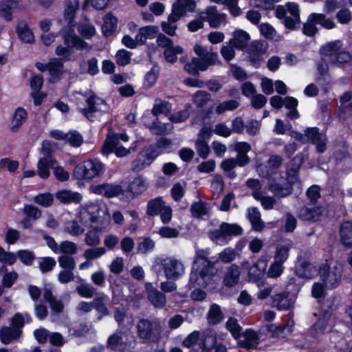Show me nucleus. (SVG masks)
Returning <instances> with one entry per match:
<instances>
[{
    "label": "nucleus",
    "instance_id": "nucleus-59",
    "mask_svg": "<svg viewBox=\"0 0 352 352\" xmlns=\"http://www.w3.org/2000/svg\"><path fill=\"white\" fill-rule=\"evenodd\" d=\"M252 196L255 199L261 201L265 210H271L274 208L276 201L273 197L263 196L262 193L258 190L254 191Z\"/></svg>",
    "mask_w": 352,
    "mask_h": 352
},
{
    "label": "nucleus",
    "instance_id": "nucleus-57",
    "mask_svg": "<svg viewBox=\"0 0 352 352\" xmlns=\"http://www.w3.org/2000/svg\"><path fill=\"white\" fill-rule=\"evenodd\" d=\"M223 318L220 307L217 304L211 305L208 314V322L210 324H217Z\"/></svg>",
    "mask_w": 352,
    "mask_h": 352
},
{
    "label": "nucleus",
    "instance_id": "nucleus-33",
    "mask_svg": "<svg viewBox=\"0 0 352 352\" xmlns=\"http://www.w3.org/2000/svg\"><path fill=\"white\" fill-rule=\"evenodd\" d=\"M250 40V35L242 30H235L233 33V38L230 40V45L236 49H244Z\"/></svg>",
    "mask_w": 352,
    "mask_h": 352
},
{
    "label": "nucleus",
    "instance_id": "nucleus-26",
    "mask_svg": "<svg viewBox=\"0 0 352 352\" xmlns=\"http://www.w3.org/2000/svg\"><path fill=\"white\" fill-rule=\"evenodd\" d=\"M272 298V305L280 311L287 310L294 304V300L289 298V293L287 292L276 294Z\"/></svg>",
    "mask_w": 352,
    "mask_h": 352
},
{
    "label": "nucleus",
    "instance_id": "nucleus-45",
    "mask_svg": "<svg viewBox=\"0 0 352 352\" xmlns=\"http://www.w3.org/2000/svg\"><path fill=\"white\" fill-rule=\"evenodd\" d=\"M28 113L25 109L19 107L16 109L11 122L10 129L17 131L27 120Z\"/></svg>",
    "mask_w": 352,
    "mask_h": 352
},
{
    "label": "nucleus",
    "instance_id": "nucleus-44",
    "mask_svg": "<svg viewBox=\"0 0 352 352\" xmlns=\"http://www.w3.org/2000/svg\"><path fill=\"white\" fill-rule=\"evenodd\" d=\"M80 221L70 220L65 223L63 230L72 236H79L85 232V228L80 224Z\"/></svg>",
    "mask_w": 352,
    "mask_h": 352
},
{
    "label": "nucleus",
    "instance_id": "nucleus-17",
    "mask_svg": "<svg viewBox=\"0 0 352 352\" xmlns=\"http://www.w3.org/2000/svg\"><path fill=\"white\" fill-rule=\"evenodd\" d=\"M267 267L266 257L261 256L258 261L249 267L248 276L250 281L257 282L264 275Z\"/></svg>",
    "mask_w": 352,
    "mask_h": 352
},
{
    "label": "nucleus",
    "instance_id": "nucleus-5",
    "mask_svg": "<svg viewBox=\"0 0 352 352\" xmlns=\"http://www.w3.org/2000/svg\"><path fill=\"white\" fill-rule=\"evenodd\" d=\"M152 270L159 274L164 272L168 280H177L185 273V267L182 261L173 256L157 257L152 265Z\"/></svg>",
    "mask_w": 352,
    "mask_h": 352
},
{
    "label": "nucleus",
    "instance_id": "nucleus-43",
    "mask_svg": "<svg viewBox=\"0 0 352 352\" xmlns=\"http://www.w3.org/2000/svg\"><path fill=\"white\" fill-rule=\"evenodd\" d=\"M21 333L19 328L3 327L0 330V339L3 344H8L18 338Z\"/></svg>",
    "mask_w": 352,
    "mask_h": 352
},
{
    "label": "nucleus",
    "instance_id": "nucleus-29",
    "mask_svg": "<svg viewBox=\"0 0 352 352\" xmlns=\"http://www.w3.org/2000/svg\"><path fill=\"white\" fill-rule=\"evenodd\" d=\"M56 198L63 204H79L82 199V196L77 192L61 190L56 193Z\"/></svg>",
    "mask_w": 352,
    "mask_h": 352
},
{
    "label": "nucleus",
    "instance_id": "nucleus-27",
    "mask_svg": "<svg viewBox=\"0 0 352 352\" xmlns=\"http://www.w3.org/2000/svg\"><path fill=\"white\" fill-rule=\"evenodd\" d=\"M145 288L149 301L155 307H163L165 305L166 296L164 294L154 288L150 283H146Z\"/></svg>",
    "mask_w": 352,
    "mask_h": 352
},
{
    "label": "nucleus",
    "instance_id": "nucleus-30",
    "mask_svg": "<svg viewBox=\"0 0 352 352\" xmlns=\"http://www.w3.org/2000/svg\"><path fill=\"white\" fill-rule=\"evenodd\" d=\"M43 298L48 302L52 314H58L63 311L64 305L62 300L54 296L50 289H45Z\"/></svg>",
    "mask_w": 352,
    "mask_h": 352
},
{
    "label": "nucleus",
    "instance_id": "nucleus-19",
    "mask_svg": "<svg viewBox=\"0 0 352 352\" xmlns=\"http://www.w3.org/2000/svg\"><path fill=\"white\" fill-rule=\"evenodd\" d=\"M331 341L329 352H338L340 351L349 350L352 352V346H349L348 343L343 339L342 336L338 331H331L329 335Z\"/></svg>",
    "mask_w": 352,
    "mask_h": 352
},
{
    "label": "nucleus",
    "instance_id": "nucleus-63",
    "mask_svg": "<svg viewBox=\"0 0 352 352\" xmlns=\"http://www.w3.org/2000/svg\"><path fill=\"white\" fill-rule=\"evenodd\" d=\"M31 321L32 318L28 314L17 313L13 316L11 324L13 328L21 329L25 322L29 323Z\"/></svg>",
    "mask_w": 352,
    "mask_h": 352
},
{
    "label": "nucleus",
    "instance_id": "nucleus-62",
    "mask_svg": "<svg viewBox=\"0 0 352 352\" xmlns=\"http://www.w3.org/2000/svg\"><path fill=\"white\" fill-rule=\"evenodd\" d=\"M211 100V95L205 91H198L192 96V101L198 107H204Z\"/></svg>",
    "mask_w": 352,
    "mask_h": 352
},
{
    "label": "nucleus",
    "instance_id": "nucleus-42",
    "mask_svg": "<svg viewBox=\"0 0 352 352\" xmlns=\"http://www.w3.org/2000/svg\"><path fill=\"white\" fill-rule=\"evenodd\" d=\"M63 63L58 59H53L47 64V70L49 71L50 77V81L55 82L60 78L62 74Z\"/></svg>",
    "mask_w": 352,
    "mask_h": 352
},
{
    "label": "nucleus",
    "instance_id": "nucleus-55",
    "mask_svg": "<svg viewBox=\"0 0 352 352\" xmlns=\"http://www.w3.org/2000/svg\"><path fill=\"white\" fill-rule=\"evenodd\" d=\"M165 207L164 201L161 198H155L148 202L147 214L151 216L157 215Z\"/></svg>",
    "mask_w": 352,
    "mask_h": 352
},
{
    "label": "nucleus",
    "instance_id": "nucleus-48",
    "mask_svg": "<svg viewBox=\"0 0 352 352\" xmlns=\"http://www.w3.org/2000/svg\"><path fill=\"white\" fill-rule=\"evenodd\" d=\"M104 24L102 27L105 36H110L117 28V19L111 13H107L104 16Z\"/></svg>",
    "mask_w": 352,
    "mask_h": 352
},
{
    "label": "nucleus",
    "instance_id": "nucleus-12",
    "mask_svg": "<svg viewBox=\"0 0 352 352\" xmlns=\"http://www.w3.org/2000/svg\"><path fill=\"white\" fill-rule=\"evenodd\" d=\"M135 341L131 337L130 339L126 335L117 331L109 337L107 346L111 350L119 352H129L134 348Z\"/></svg>",
    "mask_w": 352,
    "mask_h": 352
},
{
    "label": "nucleus",
    "instance_id": "nucleus-16",
    "mask_svg": "<svg viewBox=\"0 0 352 352\" xmlns=\"http://www.w3.org/2000/svg\"><path fill=\"white\" fill-rule=\"evenodd\" d=\"M290 135L296 140L305 143L311 142L313 144L318 142V141H322L324 140V134L320 133L318 129L316 127L307 128L305 131V133H300L296 131H292Z\"/></svg>",
    "mask_w": 352,
    "mask_h": 352
},
{
    "label": "nucleus",
    "instance_id": "nucleus-34",
    "mask_svg": "<svg viewBox=\"0 0 352 352\" xmlns=\"http://www.w3.org/2000/svg\"><path fill=\"white\" fill-rule=\"evenodd\" d=\"M322 209L320 207H303L299 211V218L304 221H318L322 215Z\"/></svg>",
    "mask_w": 352,
    "mask_h": 352
},
{
    "label": "nucleus",
    "instance_id": "nucleus-46",
    "mask_svg": "<svg viewBox=\"0 0 352 352\" xmlns=\"http://www.w3.org/2000/svg\"><path fill=\"white\" fill-rule=\"evenodd\" d=\"M108 301L109 296L105 294L102 293L92 301L93 308L102 316H107L109 314V309L106 306Z\"/></svg>",
    "mask_w": 352,
    "mask_h": 352
},
{
    "label": "nucleus",
    "instance_id": "nucleus-54",
    "mask_svg": "<svg viewBox=\"0 0 352 352\" xmlns=\"http://www.w3.org/2000/svg\"><path fill=\"white\" fill-rule=\"evenodd\" d=\"M248 216L254 230H261L263 228L264 224L261 220V214L256 208H249Z\"/></svg>",
    "mask_w": 352,
    "mask_h": 352
},
{
    "label": "nucleus",
    "instance_id": "nucleus-28",
    "mask_svg": "<svg viewBox=\"0 0 352 352\" xmlns=\"http://www.w3.org/2000/svg\"><path fill=\"white\" fill-rule=\"evenodd\" d=\"M241 274L239 266L232 264L229 266L223 278V283L228 287H233L236 285L239 281Z\"/></svg>",
    "mask_w": 352,
    "mask_h": 352
},
{
    "label": "nucleus",
    "instance_id": "nucleus-9",
    "mask_svg": "<svg viewBox=\"0 0 352 352\" xmlns=\"http://www.w3.org/2000/svg\"><path fill=\"white\" fill-rule=\"evenodd\" d=\"M105 170V165L97 159L88 160L78 164L74 169L73 176L76 179L90 180L99 177Z\"/></svg>",
    "mask_w": 352,
    "mask_h": 352
},
{
    "label": "nucleus",
    "instance_id": "nucleus-24",
    "mask_svg": "<svg viewBox=\"0 0 352 352\" xmlns=\"http://www.w3.org/2000/svg\"><path fill=\"white\" fill-rule=\"evenodd\" d=\"M195 53L199 57V59L203 61L206 67L214 65L218 60L217 53L210 52L207 47L196 44L194 47Z\"/></svg>",
    "mask_w": 352,
    "mask_h": 352
},
{
    "label": "nucleus",
    "instance_id": "nucleus-20",
    "mask_svg": "<svg viewBox=\"0 0 352 352\" xmlns=\"http://www.w3.org/2000/svg\"><path fill=\"white\" fill-rule=\"evenodd\" d=\"M342 43L340 40L329 42L320 48L321 56L326 58L329 60V63H332L337 55L342 50Z\"/></svg>",
    "mask_w": 352,
    "mask_h": 352
},
{
    "label": "nucleus",
    "instance_id": "nucleus-2",
    "mask_svg": "<svg viewBox=\"0 0 352 352\" xmlns=\"http://www.w3.org/2000/svg\"><path fill=\"white\" fill-rule=\"evenodd\" d=\"M208 252L204 250L196 251L192 271L190 276L189 284L192 287H206L211 283L215 274L214 263L208 259Z\"/></svg>",
    "mask_w": 352,
    "mask_h": 352
},
{
    "label": "nucleus",
    "instance_id": "nucleus-10",
    "mask_svg": "<svg viewBox=\"0 0 352 352\" xmlns=\"http://www.w3.org/2000/svg\"><path fill=\"white\" fill-rule=\"evenodd\" d=\"M200 333L198 331H194L190 333L183 341V345L186 347H194L198 346L199 349H209L216 342V336L213 331L210 330L204 333L203 337L199 339Z\"/></svg>",
    "mask_w": 352,
    "mask_h": 352
},
{
    "label": "nucleus",
    "instance_id": "nucleus-11",
    "mask_svg": "<svg viewBox=\"0 0 352 352\" xmlns=\"http://www.w3.org/2000/svg\"><path fill=\"white\" fill-rule=\"evenodd\" d=\"M316 321L308 331L307 337L318 339L330 329L331 314L329 311H320L314 314Z\"/></svg>",
    "mask_w": 352,
    "mask_h": 352
},
{
    "label": "nucleus",
    "instance_id": "nucleus-60",
    "mask_svg": "<svg viewBox=\"0 0 352 352\" xmlns=\"http://www.w3.org/2000/svg\"><path fill=\"white\" fill-rule=\"evenodd\" d=\"M159 74L157 67L153 66L144 76L143 85L146 89L152 87L156 82Z\"/></svg>",
    "mask_w": 352,
    "mask_h": 352
},
{
    "label": "nucleus",
    "instance_id": "nucleus-4",
    "mask_svg": "<svg viewBox=\"0 0 352 352\" xmlns=\"http://www.w3.org/2000/svg\"><path fill=\"white\" fill-rule=\"evenodd\" d=\"M76 98L78 110L89 120H92L94 114L97 112H107L109 109L106 102L98 97L92 91L85 94L78 93Z\"/></svg>",
    "mask_w": 352,
    "mask_h": 352
},
{
    "label": "nucleus",
    "instance_id": "nucleus-49",
    "mask_svg": "<svg viewBox=\"0 0 352 352\" xmlns=\"http://www.w3.org/2000/svg\"><path fill=\"white\" fill-rule=\"evenodd\" d=\"M311 19L315 21L316 25H320L325 29L332 30L336 27V23L331 18L327 17L324 14L311 13Z\"/></svg>",
    "mask_w": 352,
    "mask_h": 352
},
{
    "label": "nucleus",
    "instance_id": "nucleus-53",
    "mask_svg": "<svg viewBox=\"0 0 352 352\" xmlns=\"http://www.w3.org/2000/svg\"><path fill=\"white\" fill-rule=\"evenodd\" d=\"M208 234L210 239L217 245H223L229 241V239L223 230L221 225L219 228L210 231Z\"/></svg>",
    "mask_w": 352,
    "mask_h": 352
},
{
    "label": "nucleus",
    "instance_id": "nucleus-23",
    "mask_svg": "<svg viewBox=\"0 0 352 352\" xmlns=\"http://www.w3.org/2000/svg\"><path fill=\"white\" fill-rule=\"evenodd\" d=\"M293 246L291 239H283L276 246L274 261L284 263L289 256V252Z\"/></svg>",
    "mask_w": 352,
    "mask_h": 352
},
{
    "label": "nucleus",
    "instance_id": "nucleus-51",
    "mask_svg": "<svg viewBox=\"0 0 352 352\" xmlns=\"http://www.w3.org/2000/svg\"><path fill=\"white\" fill-rule=\"evenodd\" d=\"M185 70L190 74H197L199 71H205L208 69L206 65L197 58H193L190 62L184 66Z\"/></svg>",
    "mask_w": 352,
    "mask_h": 352
},
{
    "label": "nucleus",
    "instance_id": "nucleus-8",
    "mask_svg": "<svg viewBox=\"0 0 352 352\" xmlns=\"http://www.w3.org/2000/svg\"><path fill=\"white\" fill-rule=\"evenodd\" d=\"M136 328L138 336L143 342L157 343L162 338V327L159 321L140 319Z\"/></svg>",
    "mask_w": 352,
    "mask_h": 352
},
{
    "label": "nucleus",
    "instance_id": "nucleus-52",
    "mask_svg": "<svg viewBox=\"0 0 352 352\" xmlns=\"http://www.w3.org/2000/svg\"><path fill=\"white\" fill-rule=\"evenodd\" d=\"M13 12L11 0L0 1V18L6 21H11L13 19Z\"/></svg>",
    "mask_w": 352,
    "mask_h": 352
},
{
    "label": "nucleus",
    "instance_id": "nucleus-47",
    "mask_svg": "<svg viewBox=\"0 0 352 352\" xmlns=\"http://www.w3.org/2000/svg\"><path fill=\"white\" fill-rule=\"evenodd\" d=\"M266 51L265 45L260 41H255L251 46L250 59L254 63L260 62Z\"/></svg>",
    "mask_w": 352,
    "mask_h": 352
},
{
    "label": "nucleus",
    "instance_id": "nucleus-21",
    "mask_svg": "<svg viewBox=\"0 0 352 352\" xmlns=\"http://www.w3.org/2000/svg\"><path fill=\"white\" fill-rule=\"evenodd\" d=\"M234 149L237 152L235 160L239 166L243 167L250 163V160L247 155L251 150L250 144L245 142H236L234 146Z\"/></svg>",
    "mask_w": 352,
    "mask_h": 352
},
{
    "label": "nucleus",
    "instance_id": "nucleus-40",
    "mask_svg": "<svg viewBox=\"0 0 352 352\" xmlns=\"http://www.w3.org/2000/svg\"><path fill=\"white\" fill-rule=\"evenodd\" d=\"M340 241L347 248H352V222H344L340 229Z\"/></svg>",
    "mask_w": 352,
    "mask_h": 352
},
{
    "label": "nucleus",
    "instance_id": "nucleus-38",
    "mask_svg": "<svg viewBox=\"0 0 352 352\" xmlns=\"http://www.w3.org/2000/svg\"><path fill=\"white\" fill-rule=\"evenodd\" d=\"M148 187L146 179L142 176L135 177L128 186V191L133 195H139L144 192Z\"/></svg>",
    "mask_w": 352,
    "mask_h": 352
},
{
    "label": "nucleus",
    "instance_id": "nucleus-3",
    "mask_svg": "<svg viewBox=\"0 0 352 352\" xmlns=\"http://www.w3.org/2000/svg\"><path fill=\"white\" fill-rule=\"evenodd\" d=\"M77 218L82 224L97 223L101 229H105L110 221L107 205L99 200L80 205L77 209Z\"/></svg>",
    "mask_w": 352,
    "mask_h": 352
},
{
    "label": "nucleus",
    "instance_id": "nucleus-61",
    "mask_svg": "<svg viewBox=\"0 0 352 352\" xmlns=\"http://www.w3.org/2000/svg\"><path fill=\"white\" fill-rule=\"evenodd\" d=\"M34 201L44 208L51 206L54 201V196L50 192L41 193L34 197Z\"/></svg>",
    "mask_w": 352,
    "mask_h": 352
},
{
    "label": "nucleus",
    "instance_id": "nucleus-36",
    "mask_svg": "<svg viewBox=\"0 0 352 352\" xmlns=\"http://www.w3.org/2000/svg\"><path fill=\"white\" fill-rule=\"evenodd\" d=\"M56 161L50 156H47L39 160L37 164V173L40 177L46 179L50 175L49 168H54Z\"/></svg>",
    "mask_w": 352,
    "mask_h": 352
},
{
    "label": "nucleus",
    "instance_id": "nucleus-31",
    "mask_svg": "<svg viewBox=\"0 0 352 352\" xmlns=\"http://www.w3.org/2000/svg\"><path fill=\"white\" fill-rule=\"evenodd\" d=\"M78 9V0H67V3L64 11V19L67 23L68 29L73 30L76 12Z\"/></svg>",
    "mask_w": 352,
    "mask_h": 352
},
{
    "label": "nucleus",
    "instance_id": "nucleus-13",
    "mask_svg": "<svg viewBox=\"0 0 352 352\" xmlns=\"http://www.w3.org/2000/svg\"><path fill=\"white\" fill-rule=\"evenodd\" d=\"M159 152L152 146L144 149L137 155L131 164V169L135 172H139L151 164L153 160L158 156Z\"/></svg>",
    "mask_w": 352,
    "mask_h": 352
},
{
    "label": "nucleus",
    "instance_id": "nucleus-25",
    "mask_svg": "<svg viewBox=\"0 0 352 352\" xmlns=\"http://www.w3.org/2000/svg\"><path fill=\"white\" fill-rule=\"evenodd\" d=\"M91 189L95 194L104 195L109 198L118 195L122 191L120 186L109 184L92 186Z\"/></svg>",
    "mask_w": 352,
    "mask_h": 352
},
{
    "label": "nucleus",
    "instance_id": "nucleus-15",
    "mask_svg": "<svg viewBox=\"0 0 352 352\" xmlns=\"http://www.w3.org/2000/svg\"><path fill=\"white\" fill-rule=\"evenodd\" d=\"M199 17L202 21L208 22L210 28H218L226 22L227 15L219 12L216 6H210L200 12Z\"/></svg>",
    "mask_w": 352,
    "mask_h": 352
},
{
    "label": "nucleus",
    "instance_id": "nucleus-7",
    "mask_svg": "<svg viewBox=\"0 0 352 352\" xmlns=\"http://www.w3.org/2000/svg\"><path fill=\"white\" fill-rule=\"evenodd\" d=\"M342 267L336 262L322 263L318 268L320 278L327 289L337 287L341 280Z\"/></svg>",
    "mask_w": 352,
    "mask_h": 352
},
{
    "label": "nucleus",
    "instance_id": "nucleus-14",
    "mask_svg": "<svg viewBox=\"0 0 352 352\" xmlns=\"http://www.w3.org/2000/svg\"><path fill=\"white\" fill-rule=\"evenodd\" d=\"M131 151H134L135 148H126L120 145V142H118V137L117 135H107L101 148V153L102 155H107L109 153H114L118 157L127 155Z\"/></svg>",
    "mask_w": 352,
    "mask_h": 352
},
{
    "label": "nucleus",
    "instance_id": "nucleus-64",
    "mask_svg": "<svg viewBox=\"0 0 352 352\" xmlns=\"http://www.w3.org/2000/svg\"><path fill=\"white\" fill-rule=\"evenodd\" d=\"M238 166L234 158H229L223 160L221 164V167L223 170L226 175L230 178H234L236 175L233 169Z\"/></svg>",
    "mask_w": 352,
    "mask_h": 352
},
{
    "label": "nucleus",
    "instance_id": "nucleus-32",
    "mask_svg": "<svg viewBox=\"0 0 352 352\" xmlns=\"http://www.w3.org/2000/svg\"><path fill=\"white\" fill-rule=\"evenodd\" d=\"M159 28L155 25H146L139 29L136 34V41L140 45L145 43L147 39L154 38L158 33Z\"/></svg>",
    "mask_w": 352,
    "mask_h": 352
},
{
    "label": "nucleus",
    "instance_id": "nucleus-6",
    "mask_svg": "<svg viewBox=\"0 0 352 352\" xmlns=\"http://www.w3.org/2000/svg\"><path fill=\"white\" fill-rule=\"evenodd\" d=\"M62 34L65 44L67 45V47L59 45L56 49V55L60 56L62 60H69L72 55L70 47H74L78 50H91V46L76 35L74 33V30L71 31V32H66V30H63Z\"/></svg>",
    "mask_w": 352,
    "mask_h": 352
},
{
    "label": "nucleus",
    "instance_id": "nucleus-56",
    "mask_svg": "<svg viewBox=\"0 0 352 352\" xmlns=\"http://www.w3.org/2000/svg\"><path fill=\"white\" fill-rule=\"evenodd\" d=\"M78 252L77 245L71 241H63L59 244L58 254L62 253L63 255L72 256Z\"/></svg>",
    "mask_w": 352,
    "mask_h": 352
},
{
    "label": "nucleus",
    "instance_id": "nucleus-58",
    "mask_svg": "<svg viewBox=\"0 0 352 352\" xmlns=\"http://www.w3.org/2000/svg\"><path fill=\"white\" fill-rule=\"evenodd\" d=\"M171 110V104L166 101L156 100L152 109V113L157 116L160 114H166Z\"/></svg>",
    "mask_w": 352,
    "mask_h": 352
},
{
    "label": "nucleus",
    "instance_id": "nucleus-41",
    "mask_svg": "<svg viewBox=\"0 0 352 352\" xmlns=\"http://www.w3.org/2000/svg\"><path fill=\"white\" fill-rule=\"evenodd\" d=\"M103 229L100 226H97L91 230H89L85 234V243L90 247H96L100 243V232Z\"/></svg>",
    "mask_w": 352,
    "mask_h": 352
},
{
    "label": "nucleus",
    "instance_id": "nucleus-1",
    "mask_svg": "<svg viewBox=\"0 0 352 352\" xmlns=\"http://www.w3.org/2000/svg\"><path fill=\"white\" fill-rule=\"evenodd\" d=\"M283 159L277 155H272L267 160V165L258 164L256 170L260 176L268 178L269 190L276 196L284 197L292 193V186L298 182V170L302 164V157L297 155L292 162L297 163V168L289 169L287 178L283 177L276 170L280 166Z\"/></svg>",
    "mask_w": 352,
    "mask_h": 352
},
{
    "label": "nucleus",
    "instance_id": "nucleus-50",
    "mask_svg": "<svg viewBox=\"0 0 352 352\" xmlns=\"http://www.w3.org/2000/svg\"><path fill=\"white\" fill-rule=\"evenodd\" d=\"M77 30L80 35L85 39H90L96 34L95 27L88 21L78 23Z\"/></svg>",
    "mask_w": 352,
    "mask_h": 352
},
{
    "label": "nucleus",
    "instance_id": "nucleus-22",
    "mask_svg": "<svg viewBox=\"0 0 352 352\" xmlns=\"http://www.w3.org/2000/svg\"><path fill=\"white\" fill-rule=\"evenodd\" d=\"M17 36L21 41L24 43L32 44L35 42L34 32L29 27L26 21H19L16 27Z\"/></svg>",
    "mask_w": 352,
    "mask_h": 352
},
{
    "label": "nucleus",
    "instance_id": "nucleus-35",
    "mask_svg": "<svg viewBox=\"0 0 352 352\" xmlns=\"http://www.w3.org/2000/svg\"><path fill=\"white\" fill-rule=\"evenodd\" d=\"M113 318L120 328L129 327L133 322L132 317L128 316L127 310L124 307H116Z\"/></svg>",
    "mask_w": 352,
    "mask_h": 352
},
{
    "label": "nucleus",
    "instance_id": "nucleus-37",
    "mask_svg": "<svg viewBox=\"0 0 352 352\" xmlns=\"http://www.w3.org/2000/svg\"><path fill=\"white\" fill-rule=\"evenodd\" d=\"M296 273L300 277L312 278L318 274V270L312 263L302 261L297 267Z\"/></svg>",
    "mask_w": 352,
    "mask_h": 352
},
{
    "label": "nucleus",
    "instance_id": "nucleus-18",
    "mask_svg": "<svg viewBox=\"0 0 352 352\" xmlns=\"http://www.w3.org/2000/svg\"><path fill=\"white\" fill-rule=\"evenodd\" d=\"M286 8H287L288 14L284 19V24L288 29H294L300 23L298 6L296 3H287Z\"/></svg>",
    "mask_w": 352,
    "mask_h": 352
},
{
    "label": "nucleus",
    "instance_id": "nucleus-39",
    "mask_svg": "<svg viewBox=\"0 0 352 352\" xmlns=\"http://www.w3.org/2000/svg\"><path fill=\"white\" fill-rule=\"evenodd\" d=\"M239 340L240 345L246 349H252L258 344V336L255 331L252 329H247L241 336Z\"/></svg>",
    "mask_w": 352,
    "mask_h": 352
}]
</instances>
